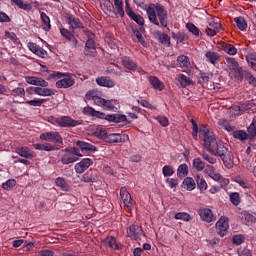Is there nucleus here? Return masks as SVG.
<instances>
[{"mask_svg": "<svg viewBox=\"0 0 256 256\" xmlns=\"http://www.w3.org/2000/svg\"><path fill=\"white\" fill-rule=\"evenodd\" d=\"M199 137L204 141V147L214 155L215 157H220L224 165L227 166V161L229 159V144L217 140L215 134L209 131V128L206 125H201L199 128Z\"/></svg>", "mask_w": 256, "mask_h": 256, "instance_id": "obj_1", "label": "nucleus"}, {"mask_svg": "<svg viewBox=\"0 0 256 256\" xmlns=\"http://www.w3.org/2000/svg\"><path fill=\"white\" fill-rule=\"evenodd\" d=\"M134 3L137 5V7H141L146 11L147 17L152 25H156V27L167 28L169 25V14L167 13V9L165 6H163V4L151 3L149 6L145 5V7H143L141 6L143 3L137 2V0H134Z\"/></svg>", "mask_w": 256, "mask_h": 256, "instance_id": "obj_2", "label": "nucleus"}, {"mask_svg": "<svg viewBox=\"0 0 256 256\" xmlns=\"http://www.w3.org/2000/svg\"><path fill=\"white\" fill-rule=\"evenodd\" d=\"M50 79H59L56 82L57 89H69L75 85L73 75L70 73L53 72L50 74Z\"/></svg>", "mask_w": 256, "mask_h": 256, "instance_id": "obj_3", "label": "nucleus"}, {"mask_svg": "<svg viewBox=\"0 0 256 256\" xmlns=\"http://www.w3.org/2000/svg\"><path fill=\"white\" fill-rule=\"evenodd\" d=\"M41 141L54 143L55 145H63V137L57 131L44 132L40 134Z\"/></svg>", "mask_w": 256, "mask_h": 256, "instance_id": "obj_4", "label": "nucleus"}, {"mask_svg": "<svg viewBox=\"0 0 256 256\" xmlns=\"http://www.w3.org/2000/svg\"><path fill=\"white\" fill-rule=\"evenodd\" d=\"M125 5L126 15H128V17H130V19L135 21V23H137L138 25H145V19L143 18V16L133 11V8H131V5L129 4V0H125Z\"/></svg>", "mask_w": 256, "mask_h": 256, "instance_id": "obj_5", "label": "nucleus"}, {"mask_svg": "<svg viewBox=\"0 0 256 256\" xmlns=\"http://www.w3.org/2000/svg\"><path fill=\"white\" fill-rule=\"evenodd\" d=\"M55 123L60 127H77V125H81L79 121L74 120L69 116L59 117L58 119H55Z\"/></svg>", "mask_w": 256, "mask_h": 256, "instance_id": "obj_6", "label": "nucleus"}, {"mask_svg": "<svg viewBox=\"0 0 256 256\" xmlns=\"http://www.w3.org/2000/svg\"><path fill=\"white\" fill-rule=\"evenodd\" d=\"M127 235L130 239H134V241H139V239H141V235H143V228L137 224H132L127 229Z\"/></svg>", "mask_w": 256, "mask_h": 256, "instance_id": "obj_7", "label": "nucleus"}, {"mask_svg": "<svg viewBox=\"0 0 256 256\" xmlns=\"http://www.w3.org/2000/svg\"><path fill=\"white\" fill-rule=\"evenodd\" d=\"M198 214L202 221H205L206 223H213V221H217V217L213 215V211L209 208H200L198 210Z\"/></svg>", "mask_w": 256, "mask_h": 256, "instance_id": "obj_8", "label": "nucleus"}, {"mask_svg": "<svg viewBox=\"0 0 256 256\" xmlns=\"http://www.w3.org/2000/svg\"><path fill=\"white\" fill-rule=\"evenodd\" d=\"M127 141H129L127 134L111 133L106 137V143H125Z\"/></svg>", "mask_w": 256, "mask_h": 256, "instance_id": "obj_9", "label": "nucleus"}, {"mask_svg": "<svg viewBox=\"0 0 256 256\" xmlns=\"http://www.w3.org/2000/svg\"><path fill=\"white\" fill-rule=\"evenodd\" d=\"M216 229L220 237H225V235H227V231L229 230V220L227 218H220L216 222Z\"/></svg>", "mask_w": 256, "mask_h": 256, "instance_id": "obj_10", "label": "nucleus"}, {"mask_svg": "<svg viewBox=\"0 0 256 256\" xmlns=\"http://www.w3.org/2000/svg\"><path fill=\"white\" fill-rule=\"evenodd\" d=\"M84 55L86 57H95L97 55V46L95 40L87 39L84 47Z\"/></svg>", "mask_w": 256, "mask_h": 256, "instance_id": "obj_11", "label": "nucleus"}, {"mask_svg": "<svg viewBox=\"0 0 256 256\" xmlns=\"http://www.w3.org/2000/svg\"><path fill=\"white\" fill-rule=\"evenodd\" d=\"M76 147H78L82 153H95L97 151L95 145L83 140H78L76 142Z\"/></svg>", "mask_w": 256, "mask_h": 256, "instance_id": "obj_12", "label": "nucleus"}, {"mask_svg": "<svg viewBox=\"0 0 256 256\" xmlns=\"http://www.w3.org/2000/svg\"><path fill=\"white\" fill-rule=\"evenodd\" d=\"M177 62L180 68H182V71L184 73H191V60L189 59V57L185 56V55H180L177 58Z\"/></svg>", "mask_w": 256, "mask_h": 256, "instance_id": "obj_13", "label": "nucleus"}, {"mask_svg": "<svg viewBox=\"0 0 256 256\" xmlns=\"http://www.w3.org/2000/svg\"><path fill=\"white\" fill-rule=\"evenodd\" d=\"M27 47L32 53H34V55L41 57V59H46L47 50L43 49L41 46L37 45L36 43L29 42Z\"/></svg>", "mask_w": 256, "mask_h": 256, "instance_id": "obj_14", "label": "nucleus"}, {"mask_svg": "<svg viewBox=\"0 0 256 256\" xmlns=\"http://www.w3.org/2000/svg\"><path fill=\"white\" fill-rule=\"evenodd\" d=\"M93 165V160L91 158H84L79 163L75 165L76 173H85L89 169V167Z\"/></svg>", "mask_w": 256, "mask_h": 256, "instance_id": "obj_15", "label": "nucleus"}, {"mask_svg": "<svg viewBox=\"0 0 256 256\" xmlns=\"http://www.w3.org/2000/svg\"><path fill=\"white\" fill-rule=\"evenodd\" d=\"M25 79L26 83H29V85H35L36 87H49V82L45 81L43 78L27 76Z\"/></svg>", "mask_w": 256, "mask_h": 256, "instance_id": "obj_16", "label": "nucleus"}, {"mask_svg": "<svg viewBox=\"0 0 256 256\" xmlns=\"http://www.w3.org/2000/svg\"><path fill=\"white\" fill-rule=\"evenodd\" d=\"M205 31L208 37H215V35L221 31V23L212 21L209 23V27H207Z\"/></svg>", "mask_w": 256, "mask_h": 256, "instance_id": "obj_17", "label": "nucleus"}, {"mask_svg": "<svg viewBox=\"0 0 256 256\" xmlns=\"http://www.w3.org/2000/svg\"><path fill=\"white\" fill-rule=\"evenodd\" d=\"M96 83L100 87H107L108 89H111L115 86V81L111 79L109 76H101L96 78Z\"/></svg>", "mask_w": 256, "mask_h": 256, "instance_id": "obj_18", "label": "nucleus"}, {"mask_svg": "<svg viewBox=\"0 0 256 256\" xmlns=\"http://www.w3.org/2000/svg\"><path fill=\"white\" fill-rule=\"evenodd\" d=\"M121 63L125 69H128V71H137V62L133 61L129 56H123L121 58Z\"/></svg>", "mask_w": 256, "mask_h": 256, "instance_id": "obj_19", "label": "nucleus"}, {"mask_svg": "<svg viewBox=\"0 0 256 256\" xmlns=\"http://www.w3.org/2000/svg\"><path fill=\"white\" fill-rule=\"evenodd\" d=\"M15 151L17 155L24 159H33V157H35V152L29 149V147H18Z\"/></svg>", "mask_w": 256, "mask_h": 256, "instance_id": "obj_20", "label": "nucleus"}, {"mask_svg": "<svg viewBox=\"0 0 256 256\" xmlns=\"http://www.w3.org/2000/svg\"><path fill=\"white\" fill-rule=\"evenodd\" d=\"M148 82L156 91H163V89H165V83H163L157 76H149Z\"/></svg>", "mask_w": 256, "mask_h": 256, "instance_id": "obj_21", "label": "nucleus"}, {"mask_svg": "<svg viewBox=\"0 0 256 256\" xmlns=\"http://www.w3.org/2000/svg\"><path fill=\"white\" fill-rule=\"evenodd\" d=\"M104 119L109 123H124L127 121V116L124 114H107Z\"/></svg>", "mask_w": 256, "mask_h": 256, "instance_id": "obj_22", "label": "nucleus"}, {"mask_svg": "<svg viewBox=\"0 0 256 256\" xmlns=\"http://www.w3.org/2000/svg\"><path fill=\"white\" fill-rule=\"evenodd\" d=\"M105 15L109 17H117V11L113 10V2L111 0H105L102 6Z\"/></svg>", "mask_w": 256, "mask_h": 256, "instance_id": "obj_23", "label": "nucleus"}, {"mask_svg": "<svg viewBox=\"0 0 256 256\" xmlns=\"http://www.w3.org/2000/svg\"><path fill=\"white\" fill-rule=\"evenodd\" d=\"M80 179L84 183H97V172H93V170H88L85 174L81 176Z\"/></svg>", "mask_w": 256, "mask_h": 256, "instance_id": "obj_24", "label": "nucleus"}, {"mask_svg": "<svg viewBox=\"0 0 256 256\" xmlns=\"http://www.w3.org/2000/svg\"><path fill=\"white\" fill-rule=\"evenodd\" d=\"M84 115H91V117H96L97 119H105L106 114L95 110L93 107L88 106L83 109Z\"/></svg>", "mask_w": 256, "mask_h": 256, "instance_id": "obj_25", "label": "nucleus"}, {"mask_svg": "<svg viewBox=\"0 0 256 256\" xmlns=\"http://www.w3.org/2000/svg\"><path fill=\"white\" fill-rule=\"evenodd\" d=\"M34 149H36V151H59L60 147L55 146V145H51V144H41V143H36L33 144Z\"/></svg>", "mask_w": 256, "mask_h": 256, "instance_id": "obj_26", "label": "nucleus"}, {"mask_svg": "<svg viewBox=\"0 0 256 256\" xmlns=\"http://www.w3.org/2000/svg\"><path fill=\"white\" fill-rule=\"evenodd\" d=\"M176 81H178L180 87H189V85H193V80L187 77L185 74H177Z\"/></svg>", "mask_w": 256, "mask_h": 256, "instance_id": "obj_27", "label": "nucleus"}, {"mask_svg": "<svg viewBox=\"0 0 256 256\" xmlns=\"http://www.w3.org/2000/svg\"><path fill=\"white\" fill-rule=\"evenodd\" d=\"M182 189H185L186 191H193L195 187H197V184L195 183V179L192 177H186L182 184H181Z\"/></svg>", "mask_w": 256, "mask_h": 256, "instance_id": "obj_28", "label": "nucleus"}, {"mask_svg": "<svg viewBox=\"0 0 256 256\" xmlns=\"http://www.w3.org/2000/svg\"><path fill=\"white\" fill-rule=\"evenodd\" d=\"M206 60L209 61L212 65H217L221 59V55L217 52L208 51L205 53Z\"/></svg>", "mask_w": 256, "mask_h": 256, "instance_id": "obj_29", "label": "nucleus"}, {"mask_svg": "<svg viewBox=\"0 0 256 256\" xmlns=\"http://www.w3.org/2000/svg\"><path fill=\"white\" fill-rule=\"evenodd\" d=\"M234 78L236 81H239L240 83H243V79L247 76V73L249 71L244 70L243 67L238 66V68H235L234 70Z\"/></svg>", "mask_w": 256, "mask_h": 256, "instance_id": "obj_30", "label": "nucleus"}, {"mask_svg": "<svg viewBox=\"0 0 256 256\" xmlns=\"http://www.w3.org/2000/svg\"><path fill=\"white\" fill-rule=\"evenodd\" d=\"M103 245H106V247H110V249H114L115 251H119V244L117 243L115 236L107 237L103 241Z\"/></svg>", "mask_w": 256, "mask_h": 256, "instance_id": "obj_31", "label": "nucleus"}, {"mask_svg": "<svg viewBox=\"0 0 256 256\" xmlns=\"http://www.w3.org/2000/svg\"><path fill=\"white\" fill-rule=\"evenodd\" d=\"M232 137L234 139H238V141H241L242 143H245L247 139H249V134L245 130H235L232 132Z\"/></svg>", "mask_w": 256, "mask_h": 256, "instance_id": "obj_32", "label": "nucleus"}, {"mask_svg": "<svg viewBox=\"0 0 256 256\" xmlns=\"http://www.w3.org/2000/svg\"><path fill=\"white\" fill-rule=\"evenodd\" d=\"M76 161H79V158L77 156H73V154H70V152H66V154L61 157L62 165H70Z\"/></svg>", "mask_w": 256, "mask_h": 256, "instance_id": "obj_33", "label": "nucleus"}, {"mask_svg": "<svg viewBox=\"0 0 256 256\" xmlns=\"http://www.w3.org/2000/svg\"><path fill=\"white\" fill-rule=\"evenodd\" d=\"M34 91L35 95H39V97H51L53 95V90L47 87H36Z\"/></svg>", "mask_w": 256, "mask_h": 256, "instance_id": "obj_34", "label": "nucleus"}, {"mask_svg": "<svg viewBox=\"0 0 256 256\" xmlns=\"http://www.w3.org/2000/svg\"><path fill=\"white\" fill-rule=\"evenodd\" d=\"M40 19L42 21V29L44 31H51V19L49 16L45 12H42L40 14Z\"/></svg>", "mask_w": 256, "mask_h": 256, "instance_id": "obj_35", "label": "nucleus"}, {"mask_svg": "<svg viewBox=\"0 0 256 256\" xmlns=\"http://www.w3.org/2000/svg\"><path fill=\"white\" fill-rule=\"evenodd\" d=\"M68 24L70 25V29H81L83 27L81 20L73 15L68 16Z\"/></svg>", "mask_w": 256, "mask_h": 256, "instance_id": "obj_36", "label": "nucleus"}, {"mask_svg": "<svg viewBox=\"0 0 256 256\" xmlns=\"http://www.w3.org/2000/svg\"><path fill=\"white\" fill-rule=\"evenodd\" d=\"M56 186L61 188V191H70L71 186L67 183L65 178L63 177H58L55 180Z\"/></svg>", "mask_w": 256, "mask_h": 256, "instance_id": "obj_37", "label": "nucleus"}, {"mask_svg": "<svg viewBox=\"0 0 256 256\" xmlns=\"http://www.w3.org/2000/svg\"><path fill=\"white\" fill-rule=\"evenodd\" d=\"M187 175H189V166L186 163L181 164L177 169V177L183 179L187 177Z\"/></svg>", "mask_w": 256, "mask_h": 256, "instance_id": "obj_38", "label": "nucleus"}, {"mask_svg": "<svg viewBox=\"0 0 256 256\" xmlns=\"http://www.w3.org/2000/svg\"><path fill=\"white\" fill-rule=\"evenodd\" d=\"M242 221L243 223H245L248 227H251V225H253V223L256 222V217L248 212H244L243 216H242Z\"/></svg>", "mask_w": 256, "mask_h": 256, "instance_id": "obj_39", "label": "nucleus"}, {"mask_svg": "<svg viewBox=\"0 0 256 256\" xmlns=\"http://www.w3.org/2000/svg\"><path fill=\"white\" fill-rule=\"evenodd\" d=\"M195 181L199 191H207V181L200 174L196 175Z\"/></svg>", "mask_w": 256, "mask_h": 256, "instance_id": "obj_40", "label": "nucleus"}, {"mask_svg": "<svg viewBox=\"0 0 256 256\" xmlns=\"http://www.w3.org/2000/svg\"><path fill=\"white\" fill-rule=\"evenodd\" d=\"M120 197L125 207H128V209L133 207V198L131 197V193H120Z\"/></svg>", "mask_w": 256, "mask_h": 256, "instance_id": "obj_41", "label": "nucleus"}, {"mask_svg": "<svg viewBox=\"0 0 256 256\" xmlns=\"http://www.w3.org/2000/svg\"><path fill=\"white\" fill-rule=\"evenodd\" d=\"M234 22L236 23V26L240 31H246L247 30V20L243 17H236L234 18Z\"/></svg>", "mask_w": 256, "mask_h": 256, "instance_id": "obj_42", "label": "nucleus"}, {"mask_svg": "<svg viewBox=\"0 0 256 256\" xmlns=\"http://www.w3.org/2000/svg\"><path fill=\"white\" fill-rule=\"evenodd\" d=\"M158 41L165 47H171V36L166 33L160 34L158 37Z\"/></svg>", "mask_w": 256, "mask_h": 256, "instance_id": "obj_43", "label": "nucleus"}, {"mask_svg": "<svg viewBox=\"0 0 256 256\" xmlns=\"http://www.w3.org/2000/svg\"><path fill=\"white\" fill-rule=\"evenodd\" d=\"M222 49L228 55H237V48H235L233 44L223 43Z\"/></svg>", "mask_w": 256, "mask_h": 256, "instance_id": "obj_44", "label": "nucleus"}, {"mask_svg": "<svg viewBox=\"0 0 256 256\" xmlns=\"http://www.w3.org/2000/svg\"><path fill=\"white\" fill-rule=\"evenodd\" d=\"M114 7L116 9L117 15L120 17H125V10L123 9V1L114 0Z\"/></svg>", "mask_w": 256, "mask_h": 256, "instance_id": "obj_45", "label": "nucleus"}, {"mask_svg": "<svg viewBox=\"0 0 256 256\" xmlns=\"http://www.w3.org/2000/svg\"><path fill=\"white\" fill-rule=\"evenodd\" d=\"M218 125L222 127V129H225V131H228V133H231V131H235V126L230 125L229 121H227L226 119L219 120Z\"/></svg>", "mask_w": 256, "mask_h": 256, "instance_id": "obj_46", "label": "nucleus"}, {"mask_svg": "<svg viewBox=\"0 0 256 256\" xmlns=\"http://www.w3.org/2000/svg\"><path fill=\"white\" fill-rule=\"evenodd\" d=\"M253 107H255V104L253 102H245L238 106H235V108L238 109V111H240L241 113L249 111V109H253Z\"/></svg>", "mask_w": 256, "mask_h": 256, "instance_id": "obj_47", "label": "nucleus"}, {"mask_svg": "<svg viewBox=\"0 0 256 256\" xmlns=\"http://www.w3.org/2000/svg\"><path fill=\"white\" fill-rule=\"evenodd\" d=\"M186 29H188V31L192 33V35H194L195 37H199V35H201V30H199L197 26H195V24L191 22H188L186 24Z\"/></svg>", "mask_w": 256, "mask_h": 256, "instance_id": "obj_48", "label": "nucleus"}, {"mask_svg": "<svg viewBox=\"0 0 256 256\" xmlns=\"http://www.w3.org/2000/svg\"><path fill=\"white\" fill-rule=\"evenodd\" d=\"M12 3H15L19 9L23 11H31L32 7L31 4H27L23 2V0H11Z\"/></svg>", "mask_w": 256, "mask_h": 256, "instance_id": "obj_49", "label": "nucleus"}, {"mask_svg": "<svg viewBox=\"0 0 256 256\" xmlns=\"http://www.w3.org/2000/svg\"><path fill=\"white\" fill-rule=\"evenodd\" d=\"M186 37L187 36L183 32H172V39H174V41H176L177 45H179V43H183V41H185Z\"/></svg>", "mask_w": 256, "mask_h": 256, "instance_id": "obj_50", "label": "nucleus"}, {"mask_svg": "<svg viewBox=\"0 0 256 256\" xmlns=\"http://www.w3.org/2000/svg\"><path fill=\"white\" fill-rule=\"evenodd\" d=\"M192 165L196 171H203L205 169V162L201 158H195L192 162Z\"/></svg>", "mask_w": 256, "mask_h": 256, "instance_id": "obj_51", "label": "nucleus"}, {"mask_svg": "<svg viewBox=\"0 0 256 256\" xmlns=\"http://www.w3.org/2000/svg\"><path fill=\"white\" fill-rule=\"evenodd\" d=\"M174 219L180 220V221H190L191 215L187 212H178L175 214Z\"/></svg>", "mask_w": 256, "mask_h": 256, "instance_id": "obj_52", "label": "nucleus"}, {"mask_svg": "<svg viewBox=\"0 0 256 256\" xmlns=\"http://www.w3.org/2000/svg\"><path fill=\"white\" fill-rule=\"evenodd\" d=\"M233 245H243L245 243V236L241 234H235L232 236Z\"/></svg>", "mask_w": 256, "mask_h": 256, "instance_id": "obj_53", "label": "nucleus"}, {"mask_svg": "<svg viewBox=\"0 0 256 256\" xmlns=\"http://www.w3.org/2000/svg\"><path fill=\"white\" fill-rule=\"evenodd\" d=\"M17 185V180L16 179H9L5 183L2 184L3 189L6 191H11L13 187Z\"/></svg>", "mask_w": 256, "mask_h": 256, "instance_id": "obj_54", "label": "nucleus"}, {"mask_svg": "<svg viewBox=\"0 0 256 256\" xmlns=\"http://www.w3.org/2000/svg\"><path fill=\"white\" fill-rule=\"evenodd\" d=\"M25 103L31 107H41V105L45 103V99L36 98L34 100H27Z\"/></svg>", "mask_w": 256, "mask_h": 256, "instance_id": "obj_55", "label": "nucleus"}, {"mask_svg": "<svg viewBox=\"0 0 256 256\" xmlns=\"http://www.w3.org/2000/svg\"><path fill=\"white\" fill-rule=\"evenodd\" d=\"M65 153H70L72 157H83V155L79 152L81 149L79 147H74V148H65L64 149Z\"/></svg>", "mask_w": 256, "mask_h": 256, "instance_id": "obj_56", "label": "nucleus"}, {"mask_svg": "<svg viewBox=\"0 0 256 256\" xmlns=\"http://www.w3.org/2000/svg\"><path fill=\"white\" fill-rule=\"evenodd\" d=\"M162 173H163L164 177H171L175 174V170L173 169V166L165 165L162 168Z\"/></svg>", "mask_w": 256, "mask_h": 256, "instance_id": "obj_57", "label": "nucleus"}, {"mask_svg": "<svg viewBox=\"0 0 256 256\" xmlns=\"http://www.w3.org/2000/svg\"><path fill=\"white\" fill-rule=\"evenodd\" d=\"M230 202L237 207L241 203V196L239 193H230Z\"/></svg>", "mask_w": 256, "mask_h": 256, "instance_id": "obj_58", "label": "nucleus"}, {"mask_svg": "<svg viewBox=\"0 0 256 256\" xmlns=\"http://www.w3.org/2000/svg\"><path fill=\"white\" fill-rule=\"evenodd\" d=\"M115 103H117L116 100H105V102H104L102 107L106 111H113L115 109Z\"/></svg>", "mask_w": 256, "mask_h": 256, "instance_id": "obj_59", "label": "nucleus"}, {"mask_svg": "<svg viewBox=\"0 0 256 256\" xmlns=\"http://www.w3.org/2000/svg\"><path fill=\"white\" fill-rule=\"evenodd\" d=\"M5 37H7V39H9L10 41H13L15 45H19V43H21V41H19V38H17V34H15V32H6Z\"/></svg>", "mask_w": 256, "mask_h": 256, "instance_id": "obj_60", "label": "nucleus"}, {"mask_svg": "<svg viewBox=\"0 0 256 256\" xmlns=\"http://www.w3.org/2000/svg\"><path fill=\"white\" fill-rule=\"evenodd\" d=\"M13 97H25V88L17 87L11 92Z\"/></svg>", "mask_w": 256, "mask_h": 256, "instance_id": "obj_61", "label": "nucleus"}, {"mask_svg": "<svg viewBox=\"0 0 256 256\" xmlns=\"http://www.w3.org/2000/svg\"><path fill=\"white\" fill-rule=\"evenodd\" d=\"M247 132L251 135L252 139L256 137V120H253L249 127L247 128Z\"/></svg>", "mask_w": 256, "mask_h": 256, "instance_id": "obj_62", "label": "nucleus"}, {"mask_svg": "<svg viewBox=\"0 0 256 256\" xmlns=\"http://www.w3.org/2000/svg\"><path fill=\"white\" fill-rule=\"evenodd\" d=\"M237 253L239 256H253V253H251V250H249L246 247H240Z\"/></svg>", "mask_w": 256, "mask_h": 256, "instance_id": "obj_63", "label": "nucleus"}, {"mask_svg": "<svg viewBox=\"0 0 256 256\" xmlns=\"http://www.w3.org/2000/svg\"><path fill=\"white\" fill-rule=\"evenodd\" d=\"M246 81H248L249 85H252V87H256V78L251 74V72H247L246 77L244 78Z\"/></svg>", "mask_w": 256, "mask_h": 256, "instance_id": "obj_64", "label": "nucleus"}]
</instances>
